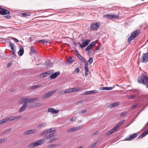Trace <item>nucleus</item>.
Instances as JSON below:
<instances>
[{"mask_svg": "<svg viewBox=\"0 0 148 148\" xmlns=\"http://www.w3.org/2000/svg\"><path fill=\"white\" fill-rule=\"evenodd\" d=\"M138 82L143 84L148 88V77L144 74H142L138 78L137 80Z\"/></svg>", "mask_w": 148, "mask_h": 148, "instance_id": "f257e3e1", "label": "nucleus"}, {"mask_svg": "<svg viewBox=\"0 0 148 148\" xmlns=\"http://www.w3.org/2000/svg\"><path fill=\"white\" fill-rule=\"evenodd\" d=\"M140 33V31L139 29H136L132 32L128 39V42H130L132 40L138 35Z\"/></svg>", "mask_w": 148, "mask_h": 148, "instance_id": "f03ea898", "label": "nucleus"}, {"mask_svg": "<svg viewBox=\"0 0 148 148\" xmlns=\"http://www.w3.org/2000/svg\"><path fill=\"white\" fill-rule=\"evenodd\" d=\"M45 142L42 140L36 141L35 142H34L29 144L27 147L28 148H32L36 146L42 144Z\"/></svg>", "mask_w": 148, "mask_h": 148, "instance_id": "7ed1b4c3", "label": "nucleus"}, {"mask_svg": "<svg viewBox=\"0 0 148 148\" xmlns=\"http://www.w3.org/2000/svg\"><path fill=\"white\" fill-rule=\"evenodd\" d=\"M103 17L109 20L117 19L119 18V16L114 14H109L104 15Z\"/></svg>", "mask_w": 148, "mask_h": 148, "instance_id": "20e7f679", "label": "nucleus"}, {"mask_svg": "<svg viewBox=\"0 0 148 148\" xmlns=\"http://www.w3.org/2000/svg\"><path fill=\"white\" fill-rule=\"evenodd\" d=\"M99 26V23H92L90 24V29L92 30L96 31L97 30Z\"/></svg>", "mask_w": 148, "mask_h": 148, "instance_id": "39448f33", "label": "nucleus"}, {"mask_svg": "<svg viewBox=\"0 0 148 148\" xmlns=\"http://www.w3.org/2000/svg\"><path fill=\"white\" fill-rule=\"evenodd\" d=\"M148 61V53H144L141 57V62L142 63L147 62Z\"/></svg>", "mask_w": 148, "mask_h": 148, "instance_id": "423d86ee", "label": "nucleus"}, {"mask_svg": "<svg viewBox=\"0 0 148 148\" xmlns=\"http://www.w3.org/2000/svg\"><path fill=\"white\" fill-rule=\"evenodd\" d=\"M56 90L51 91L45 94L43 97V99H46L52 95L56 91Z\"/></svg>", "mask_w": 148, "mask_h": 148, "instance_id": "0eeeda50", "label": "nucleus"}, {"mask_svg": "<svg viewBox=\"0 0 148 148\" xmlns=\"http://www.w3.org/2000/svg\"><path fill=\"white\" fill-rule=\"evenodd\" d=\"M90 41V39H88L83 42L82 44H81V43L79 42L78 43V45H80V47L81 48H83L87 46Z\"/></svg>", "mask_w": 148, "mask_h": 148, "instance_id": "6e6552de", "label": "nucleus"}, {"mask_svg": "<svg viewBox=\"0 0 148 148\" xmlns=\"http://www.w3.org/2000/svg\"><path fill=\"white\" fill-rule=\"evenodd\" d=\"M82 128V126H79L77 127H74L70 129H69L67 130L66 132L67 133H70L71 132H74L75 131L79 129H81Z\"/></svg>", "mask_w": 148, "mask_h": 148, "instance_id": "1a4fd4ad", "label": "nucleus"}, {"mask_svg": "<svg viewBox=\"0 0 148 148\" xmlns=\"http://www.w3.org/2000/svg\"><path fill=\"white\" fill-rule=\"evenodd\" d=\"M60 72L58 71L54 73H52L50 76L49 78L51 79H53L56 78L60 74Z\"/></svg>", "mask_w": 148, "mask_h": 148, "instance_id": "9d476101", "label": "nucleus"}, {"mask_svg": "<svg viewBox=\"0 0 148 148\" xmlns=\"http://www.w3.org/2000/svg\"><path fill=\"white\" fill-rule=\"evenodd\" d=\"M140 98L142 101L145 102H148V94L141 95L140 97ZM147 106H148V103Z\"/></svg>", "mask_w": 148, "mask_h": 148, "instance_id": "9b49d317", "label": "nucleus"}, {"mask_svg": "<svg viewBox=\"0 0 148 148\" xmlns=\"http://www.w3.org/2000/svg\"><path fill=\"white\" fill-rule=\"evenodd\" d=\"M137 136V134L136 133H134L133 134L130 135L126 139L127 140H132L135 138Z\"/></svg>", "mask_w": 148, "mask_h": 148, "instance_id": "f8f14e48", "label": "nucleus"}, {"mask_svg": "<svg viewBox=\"0 0 148 148\" xmlns=\"http://www.w3.org/2000/svg\"><path fill=\"white\" fill-rule=\"evenodd\" d=\"M13 121L12 119H11L10 117H9L8 118L0 120V124H2L4 123L7 122L8 121Z\"/></svg>", "mask_w": 148, "mask_h": 148, "instance_id": "ddd939ff", "label": "nucleus"}, {"mask_svg": "<svg viewBox=\"0 0 148 148\" xmlns=\"http://www.w3.org/2000/svg\"><path fill=\"white\" fill-rule=\"evenodd\" d=\"M48 112H51L53 113L56 114L59 111L58 110H56L52 108H49L48 110Z\"/></svg>", "mask_w": 148, "mask_h": 148, "instance_id": "4468645a", "label": "nucleus"}, {"mask_svg": "<svg viewBox=\"0 0 148 148\" xmlns=\"http://www.w3.org/2000/svg\"><path fill=\"white\" fill-rule=\"evenodd\" d=\"M27 106V104L24 103L22 107L19 109L18 110L19 112L21 113L25 110L26 109Z\"/></svg>", "mask_w": 148, "mask_h": 148, "instance_id": "2eb2a0df", "label": "nucleus"}, {"mask_svg": "<svg viewBox=\"0 0 148 148\" xmlns=\"http://www.w3.org/2000/svg\"><path fill=\"white\" fill-rule=\"evenodd\" d=\"M19 51L18 52V53L19 56H22L24 53V49L21 46H19Z\"/></svg>", "mask_w": 148, "mask_h": 148, "instance_id": "dca6fc26", "label": "nucleus"}, {"mask_svg": "<svg viewBox=\"0 0 148 148\" xmlns=\"http://www.w3.org/2000/svg\"><path fill=\"white\" fill-rule=\"evenodd\" d=\"M34 130H29L24 132L23 134L25 135H27L34 133Z\"/></svg>", "mask_w": 148, "mask_h": 148, "instance_id": "f3484780", "label": "nucleus"}, {"mask_svg": "<svg viewBox=\"0 0 148 148\" xmlns=\"http://www.w3.org/2000/svg\"><path fill=\"white\" fill-rule=\"evenodd\" d=\"M2 11H0V14L4 15L6 14H10V12L7 10H1Z\"/></svg>", "mask_w": 148, "mask_h": 148, "instance_id": "a211bd4d", "label": "nucleus"}, {"mask_svg": "<svg viewBox=\"0 0 148 148\" xmlns=\"http://www.w3.org/2000/svg\"><path fill=\"white\" fill-rule=\"evenodd\" d=\"M148 134V130H147L143 133H142L138 137V138H141L145 136L146 135Z\"/></svg>", "mask_w": 148, "mask_h": 148, "instance_id": "6ab92c4d", "label": "nucleus"}, {"mask_svg": "<svg viewBox=\"0 0 148 148\" xmlns=\"http://www.w3.org/2000/svg\"><path fill=\"white\" fill-rule=\"evenodd\" d=\"M119 104V103L118 102H116L109 104L108 107L110 108H112L118 105Z\"/></svg>", "mask_w": 148, "mask_h": 148, "instance_id": "aec40b11", "label": "nucleus"}, {"mask_svg": "<svg viewBox=\"0 0 148 148\" xmlns=\"http://www.w3.org/2000/svg\"><path fill=\"white\" fill-rule=\"evenodd\" d=\"M36 51L34 47L31 46L30 47V53L32 54H34L36 53Z\"/></svg>", "mask_w": 148, "mask_h": 148, "instance_id": "412c9836", "label": "nucleus"}, {"mask_svg": "<svg viewBox=\"0 0 148 148\" xmlns=\"http://www.w3.org/2000/svg\"><path fill=\"white\" fill-rule=\"evenodd\" d=\"M77 57L82 62L84 63L86 62V61L85 59L80 54H79V56Z\"/></svg>", "mask_w": 148, "mask_h": 148, "instance_id": "4be33fe9", "label": "nucleus"}, {"mask_svg": "<svg viewBox=\"0 0 148 148\" xmlns=\"http://www.w3.org/2000/svg\"><path fill=\"white\" fill-rule=\"evenodd\" d=\"M41 86V85L40 84L34 85L33 86H31L30 87V88L32 90H33L38 88L39 87Z\"/></svg>", "mask_w": 148, "mask_h": 148, "instance_id": "5701e85b", "label": "nucleus"}, {"mask_svg": "<svg viewBox=\"0 0 148 148\" xmlns=\"http://www.w3.org/2000/svg\"><path fill=\"white\" fill-rule=\"evenodd\" d=\"M21 14L22 15V16L24 17H27L30 16V14L28 12L27 13H22Z\"/></svg>", "mask_w": 148, "mask_h": 148, "instance_id": "b1692460", "label": "nucleus"}, {"mask_svg": "<svg viewBox=\"0 0 148 148\" xmlns=\"http://www.w3.org/2000/svg\"><path fill=\"white\" fill-rule=\"evenodd\" d=\"M9 46L11 47V49L12 51L15 50L14 49L15 48V46L14 44L10 42Z\"/></svg>", "mask_w": 148, "mask_h": 148, "instance_id": "393cba45", "label": "nucleus"}, {"mask_svg": "<svg viewBox=\"0 0 148 148\" xmlns=\"http://www.w3.org/2000/svg\"><path fill=\"white\" fill-rule=\"evenodd\" d=\"M32 102L31 98L26 99L24 100L23 102L24 103H29Z\"/></svg>", "mask_w": 148, "mask_h": 148, "instance_id": "a878e982", "label": "nucleus"}, {"mask_svg": "<svg viewBox=\"0 0 148 148\" xmlns=\"http://www.w3.org/2000/svg\"><path fill=\"white\" fill-rule=\"evenodd\" d=\"M53 63L51 62L50 61L49 62L47 61L46 62V65L48 67H51L53 66Z\"/></svg>", "mask_w": 148, "mask_h": 148, "instance_id": "bb28decb", "label": "nucleus"}, {"mask_svg": "<svg viewBox=\"0 0 148 148\" xmlns=\"http://www.w3.org/2000/svg\"><path fill=\"white\" fill-rule=\"evenodd\" d=\"M84 69L85 70V75H88V66H84Z\"/></svg>", "mask_w": 148, "mask_h": 148, "instance_id": "cd10ccee", "label": "nucleus"}, {"mask_svg": "<svg viewBox=\"0 0 148 148\" xmlns=\"http://www.w3.org/2000/svg\"><path fill=\"white\" fill-rule=\"evenodd\" d=\"M57 140V138H50L48 142V143H52L56 140Z\"/></svg>", "mask_w": 148, "mask_h": 148, "instance_id": "c85d7f7f", "label": "nucleus"}, {"mask_svg": "<svg viewBox=\"0 0 148 148\" xmlns=\"http://www.w3.org/2000/svg\"><path fill=\"white\" fill-rule=\"evenodd\" d=\"M74 61V60H73V59L71 57L69 59L67 60V64H71Z\"/></svg>", "mask_w": 148, "mask_h": 148, "instance_id": "c756f323", "label": "nucleus"}, {"mask_svg": "<svg viewBox=\"0 0 148 148\" xmlns=\"http://www.w3.org/2000/svg\"><path fill=\"white\" fill-rule=\"evenodd\" d=\"M22 117V116L21 115L18 116H16L14 115V120L16 121L20 119Z\"/></svg>", "mask_w": 148, "mask_h": 148, "instance_id": "7c9ffc66", "label": "nucleus"}, {"mask_svg": "<svg viewBox=\"0 0 148 148\" xmlns=\"http://www.w3.org/2000/svg\"><path fill=\"white\" fill-rule=\"evenodd\" d=\"M47 131L48 134L51 132H56V130H52V129L51 128L47 129Z\"/></svg>", "mask_w": 148, "mask_h": 148, "instance_id": "2f4dec72", "label": "nucleus"}, {"mask_svg": "<svg viewBox=\"0 0 148 148\" xmlns=\"http://www.w3.org/2000/svg\"><path fill=\"white\" fill-rule=\"evenodd\" d=\"M92 48V47L89 45L88 47H87L85 49V51H89L88 52L90 53V50Z\"/></svg>", "mask_w": 148, "mask_h": 148, "instance_id": "473e14b6", "label": "nucleus"}, {"mask_svg": "<svg viewBox=\"0 0 148 148\" xmlns=\"http://www.w3.org/2000/svg\"><path fill=\"white\" fill-rule=\"evenodd\" d=\"M57 145L55 144H53L49 145L48 146L47 148H53L54 147H56Z\"/></svg>", "mask_w": 148, "mask_h": 148, "instance_id": "72a5a7b5", "label": "nucleus"}, {"mask_svg": "<svg viewBox=\"0 0 148 148\" xmlns=\"http://www.w3.org/2000/svg\"><path fill=\"white\" fill-rule=\"evenodd\" d=\"M97 40H96L95 41H93L92 42L90 45L92 47L93 46H94L96 43H97Z\"/></svg>", "mask_w": 148, "mask_h": 148, "instance_id": "f704fd0d", "label": "nucleus"}, {"mask_svg": "<svg viewBox=\"0 0 148 148\" xmlns=\"http://www.w3.org/2000/svg\"><path fill=\"white\" fill-rule=\"evenodd\" d=\"M53 72L52 71H47L46 73L47 74V76H48L50 75H51L52 73H53Z\"/></svg>", "mask_w": 148, "mask_h": 148, "instance_id": "c9c22d12", "label": "nucleus"}, {"mask_svg": "<svg viewBox=\"0 0 148 148\" xmlns=\"http://www.w3.org/2000/svg\"><path fill=\"white\" fill-rule=\"evenodd\" d=\"M97 143V142L93 143L92 145L89 147V148H93L96 145Z\"/></svg>", "mask_w": 148, "mask_h": 148, "instance_id": "e433bc0d", "label": "nucleus"}, {"mask_svg": "<svg viewBox=\"0 0 148 148\" xmlns=\"http://www.w3.org/2000/svg\"><path fill=\"white\" fill-rule=\"evenodd\" d=\"M93 59L92 58H90L89 60L88 61V62L90 64H92L93 62Z\"/></svg>", "mask_w": 148, "mask_h": 148, "instance_id": "4c0bfd02", "label": "nucleus"}, {"mask_svg": "<svg viewBox=\"0 0 148 148\" xmlns=\"http://www.w3.org/2000/svg\"><path fill=\"white\" fill-rule=\"evenodd\" d=\"M136 96V95H132L128 97V99H133Z\"/></svg>", "mask_w": 148, "mask_h": 148, "instance_id": "58836bf2", "label": "nucleus"}, {"mask_svg": "<svg viewBox=\"0 0 148 148\" xmlns=\"http://www.w3.org/2000/svg\"><path fill=\"white\" fill-rule=\"evenodd\" d=\"M46 125V123H42L39 125H38L37 127H44Z\"/></svg>", "mask_w": 148, "mask_h": 148, "instance_id": "ea45409f", "label": "nucleus"}, {"mask_svg": "<svg viewBox=\"0 0 148 148\" xmlns=\"http://www.w3.org/2000/svg\"><path fill=\"white\" fill-rule=\"evenodd\" d=\"M108 87H101L99 89L101 90H108Z\"/></svg>", "mask_w": 148, "mask_h": 148, "instance_id": "a19ab883", "label": "nucleus"}, {"mask_svg": "<svg viewBox=\"0 0 148 148\" xmlns=\"http://www.w3.org/2000/svg\"><path fill=\"white\" fill-rule=\"evenodd\" d=\"M13 62V61L12 60L11 61L9 62L7 65V67L9 68L10 67L12 64Z\"/></svg>", "mask_w": 148, "mask_h": 148, "instance_id": "79ce46f5", "label": "nucleus"}, {"mask_svg": "<svg viewBox=\"0 0 148 148\" xmlns=\"http://www.w3.org/2000/svg\"><path fill=\"white\" fill-rule=\"evenodd\" d=\"M86 112V110H83L81 111H79V114H84Z\"/></svg>", "mask_w": 148, "mask_h": 148, "instance_id": "37998d69", "label": "nucleus"}, {"mask_svg": "<svg viewBox=\"0 0 148 148\" xmlns=\"http://www.w3.org/2000/svg\"><path fill=\"white\" fill-rule=\"evenodd\" d=\"M90 94H93L95 93H97V91L94 90L90 91Z\"/></svg>", "mask_w": 148, "mask_h": 148, "instance_id": "c03bdc74", "label": "nucleus"}, {"mask_svg": "<svg viewBox=\"0 0 148 148\" xmlns=\"http://www.w3.org/2000/svg\"><path fill=\"white\" fill-rule=\"evenodd\" d=\"M41 75L42 76V77H44L47 76L46 72L43 73H41Z\"/></svg>", "mask_w": 148, "mask_h": 148, "instance_id": "a18cd8bd", "label": "nucleus"}, {"mask_svg": "<svg viewBox=\"0 0 148 148\" xmlns=\"http://www.w3.org/2000/svg\"><path fill=\"white\" fill-rule=\"evenodd\" d=\"M66 93L71 92V88L65 90Z\"/></svg>", "mask_w": 148, "mask_h": 148, "instance_id": "49530a36", "label": "nucleus"}, {"mask_svg": "<svg viewBox=\"0 0 148 148\" xmlns=\"http://www.w3.org/2000/svg\"><path fill=\"white\" fill-rule=\"evenodd\" d=\"M79 67H77L75 70V72L78 73L79 72Z\"/></svg>", "mask_w": 148, "mask_h": 148, "instance_id": "de8ad7c7", "label": "nucleus"}, {"mask_svg": "<svg viewBox=\"0 0 148 148\" xmlns=\"http://www.w3.org/2000/svg\"><path fill=\"white\" fill-rule=\"evenodd\" d=\"M50 138L53 137L55 136V133L50 134L49 135Z\"/></svg>", "mask_w": 148, "mask_h": 148, "instance_id": "09e8293b", "label": "nucleus"}, {"mask_svg": "<svg viewBox=\"0 0 148 148\" xmlns=\"http://www.w3.org/2000/svg\"><path fill=\"white\" fill-rule=\"evenodd\" d=\"M11 129H8L4 132V134H5L8 133L9 132H10L11 131Z\"/></svg>", "mask_w": 148, "mask_h": 148, "instance_id": "8fccbe9b", "label": "nucleus"}, {"mask_svg": "<svg viewBox=\"0 0 148 148\" xmlns=\"http://www.w3.org/2000/svg\"><path fill=\"white\" fill-rule=\"evenodd\" d=\"M38 42H42L43 44H44L45 42H48L47 41L43 40H38Z\"/></svg>", "mask_w": 148, "mask_h": 148, "instance_id": "3c124183", "label": "nucleus"}, {"mask_svg": "<svg viewBox=\"0 0 148 148\" xmlns=\"http://www.w3.org/2000/svg\"><path fill=\"white\" fill-rule=\"evenodd\" d=\"M77 119L76 116H74L70 120L71 121H74L75 120H76Z\"/></svg>", "mask_w": 148, "mask_h": 148, "instance_id": "603ef678", "label": "nucleus"}, {"mask_svg": "<svg viewBox=\"0 0 148 148\" xmlns=\"http://www.w3.org/2000/svg\"><path fill=\"white\" fill-rule=\"evenodd\" d=\"M6 140L5 138L3 139H0V144L1 143L6 141Z\"/></svg>", "mask_w": 148, "mask_h": 148, "instance_id": "864d4df0", "label": "nucleus"}, {"mask_svg": "<svg viewBox=\"0 0 148 148\" xmlns=\"http://www.w3.org/2000/svg\"><path fill=\"white\" fill-rule=\"evenodd\" d=\"M124 120H123L120 122L118 123L120 126H121L124 122Z\"/></svg>", "mask_w": 148, "mask_h": 148, "instance_id": "5fc2aeb1", "label": "nucleus"}, {"mask_svg": "<svg viewBox=\"0 0 148 148\" xmlns=\"http://www.w3.org/2000/svg\"><path fill=\"white\" fill-rule=\"evenodd\" d=\"M112 133V132L110 130L106 134V136H109Z\"/></svg>", "mask_w": 148, "mask_h": 148, "instance_id": "6e6d98bb", "label": "nucleus"}, {"mask_svg": "<svg viewBox=\"0 0 148 148\" xmlns=\"http://www.w3.org/2000/svg\"><path fill=\"white\" fill-rule=\"evenodd\" d=\"M83 95H89L90 94V91H87L85 92Z\"/></svg>", "mask_w": 148, "mask_h": 148, "instance_id": "4d7b16f0", "label": "nucleus"}, {"mask_svg": "<svg viewBox=\"0 0 148 148\" xmlns=\"http://www.w3.org/2000/svg\"><path fill=\"white\" fill-rule=\"evenodd\" d=\"M127 114V112H123L121 113L120 114V116H123Z\"/></svg>", "mask_w": 148, "mask_h": 148, "instance_id": "13d9d810", "label": "nucleus"}, {"mask_svg": "<svg viewBox=\"0 0 148 148\" xmlns=\"http://www.w3.org/2000/svg\"><path fill=\"white\" fill-rule=\"evenodd\" d=\"M44 138L46 140H47L48 138H50L49 135L45 136H44Z\"/></svg>", "mask_w": 148, "mask_h": 148, "instance_id": "bf43d9fd", "label": "nucleus"}, {"mask_svg": "<svg viewBox=\"0 0 148 148\" xmlns=\"http://www.w3.org/2000/svg\"><path fill=\"white\" fill-rule=\"evenodd\" d=\"M12 39L14 40V41L16 42H18L19 40L16 38H12Z\"/></svg>", "mask_w": 148, "mask_h": 148, "instance_id": "052dcab7", "label": "nucleus"}, {"mask_svg": "<svg viewBox=\"0 0 148 148\" xmlns=\"http://www.w3.org/2000/svg\"><path fill=\"white\" fill-rule=\"evenodd\" d=\"M137 106V104H135L134 105L132 106L131 107V108H132V109H134V108H136Z\"/></svg>", "mask_w": 148, "mask_h": 148, "instance_id": "680f3d73", "label": "nucleus"}, {"mask_svg": "<svg viewBox=\"0 0 148 148\" xmlns=\"http://www.w3.org/2000/svg\"><path fill=\"white\" fill-rule=\"evenodd\" d=\"M71 92H74L76 91V90L75 89V88H71Z\"/></svg>", "mask_w": 148, "mask_h": 148, "instance_id": "e2e57ef3", "label": "nucleus"}, {"mask_svg": "<svg viewBox=\"0 0 148 148\" xmlns=\"http://www.w3.org/2000/svg\"><path fill=\"white\" fill-rule=\"evenodd\" d=\"M32 102L38 99V98H31Z\"/></svg>", "mask_w": 148, "mask_h": 148, "instance_id": "0e129e2a", "label": "nucleus"}, {"mask_svg": "<svg viewBox=\"0 0 148 148\" xmlns=\"http://www.w3.org/2000/svg\"><path fill=\"white\" fill-rule=\"evenodd\" d=\"M120 126L119 125V124L117 123V125H116L114 127V128L117 130V129Z\"/></svg>", "mask_w": 148, "mask_h": 148, "instance_id": "69168bd1", "label": "nucleus"}, {"mask_svg": "<svg viewBox=\"0 0 148 148\" xmlns=\"http://www.w3.org/2000/svg\"><path fill=\"white\" fill-rule=\"evenodd\" d=\"M116 130L114 127L113 129L111 130L112 133L115 132Z\"/></svg>", "mask_w": 148, "mask_h": 148, "instance_id": "338daca9", "label": "nucleus"}, {"mask_svg": "<svg viewBox=\"0 0 148 148\" xmlns=\"http://www.w3.org/2000/svg\"><path fill=\"white\" fill-rule=\"evenodd\" d=\"M75 53H76V54L77 57L79 56V54H80L79 53L78 51L77 50H75Z\"/></svg>", "mask_w": 148, "mask_h": 148, "instance_id": "774afa93", "label": "nucleus"}]
</instances>
